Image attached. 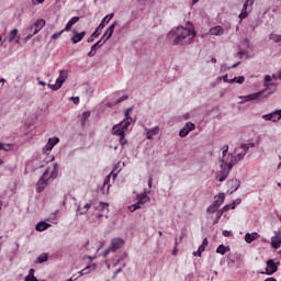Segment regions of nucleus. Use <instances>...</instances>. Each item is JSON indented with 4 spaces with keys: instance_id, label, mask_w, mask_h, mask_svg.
<instances>
[{
    "instance_id": "f257e3e1",
    "label": "nucleus",
    "mask_w": 281,
    "mask_h": 281,
    "mask_svg": "<svg viewBox=\"0 0 281 281\" xmlns=\"http://www.w3.org/2000/svg\"><path fill=\"white\" fill-rule=\"evenodd\" d=\"M168 38L171 45H192L194 38H196V31L178 26L168 33Z\"/></svg>"
},
{
    "instance_id": "f03ea898",
    "label": "nucleus",
    "mask_w": 281,
    "mask_h": 281,
    "mask_svg": "<svg viewBox=\"0 0 281 281\" xmlns=\"http://www.w3.org/2000/svg\"><path fill=\"white\" fill-rule=\"evenodd\" d=\"M133 111V109H127L125 111V120H123L120 124L114 125L112 127V134L113 135H119V137H121L122 135H124V131H126L128 128V126H131V122H133V119L130 116V113Z\"/></svg>"
},
{
    "instance_id": "7ed1b4c3",
    "label": "nucleus",
    "mask_w": 281,
    "mask_h": 281,
    "mask_svg": "<svg viewBox=\"0 0 281 281\" xmlns=\"http://www.w3.org/2000/svg\"><path fill=\"white\" fill-rule=\"evenodd\" d=\"M236 164V157H232L229 162H221V171L217 172L216 180L223 183V181L229 177V172H232V168H234Z\"/></svg>"
},
{
    "instance_id": "20e7f679",
    "label": "nucleus",
    "mask_w": 281,
    "mask_h": 281,
    "mask_svg": "<svg viewBox=\"0 0 281 281\" xmlns=\"http://www.w3.org/2000/svg\"><path fill=\"white\" fill-rule=\"evenodd\" d=\"M67 78H69V71L60 70L59 71V77L56 79V83L55 85H52V83L48 85L49 89H52L53 91H58V89H60V87H63V85H65V81L67 80Z\"/></svg>"
},
{
    "instance_id": "39448f33",
    "label": "nucleus",
    "mask_w": 281,
    "mask_h": 281,
    "mask_svg": "<svg viewBox=\"0 0 281 281\" xmlns=\"http://www.w3.org/2000/svg\"><path fill=\"white\" fill-rule=\"evenodd\" d=\"M97 218H109V203L100 202L94 206Z\"/></svg>"
},
{
    "instance_id": "423d86ee",
    "label": "nucleus",
    "mask_w": 281,
    "mask_h": 281,
    "mask_svg": "<svg viewBox=\"0 0 281 281\" xmlns=\"http://www.w3.org/2000/svg\"><path fill=\"white\" fill-rule=\"evenodd\" d=\"M138 203H135L128 207L130 212H135V210H139L142 205H145V203H148L150 201V198L147 196L146 193L137 194Z\"/></svg>"
},
{
    "instance_id": "0eeeda50",
    "label": "nucleus",
    "mask_w": 281,
    "mask_h": 281,
    "mask_svg": "<svg viewBox=\"0 0 281 281\" xmlns=\"http://www.w3.org/2000/svg\"><path fill=\"white\" fill-rule=\"evenodd\" d=\"M47 181H49V169H46L43 176L36 183V192H43L47 188Z\"/></svg>"
},
{
    "instance_id": "6e6552de",
    "label": "nucleus",
    "mask_w": 281,
    "mask_h": 281,
    "mask_svg": "<svg viewBox=\"0 0 281 281\" xmlns=\"http://www.w3.org/2000/svg\"><path fill=\"white\" fill-rule=\"evenodd\" d=\"M45 20L44 19H40L37 20L34 24H32L33 26V33H30L27 36H26V41H30V38H32V36H36V34H38L42 30V27H45Z\"/></svg>"
},
{
    "instance_id": "1a4fd4ad",
    "label": "nucleus",
    "mask_w": 281,
    "mask_h": 281,
    "mask_svg": "<svg viewBox=\"0 0 281 281\" xmlns=\"http://www.w3.org/2000/svg\"><path fill=\"white\" fill-rule=\"evenodd\" d=\"M4 41H8V43H14L15 41L18 45H21V35H19V30L18 29L11 30L7 35V37L4 38Z\"/></svg>"
},
{
    "instance_id": "9d476101",
    "label": "nucleus",
    "mask_w": 281,
    "mask_h": 281,
    "mask_svg": "<svg viewBox=\"0 0 281 281\" xmlns=\"http://www.w3.org/2000/svg\"><path fill=\"white\" fill-rule=\"evenodd\" d=\"M262 120L267 122H280L281 120V110H277L270 114H266L262 116Z\"/></svg>"
},
{
    "instance_id": "9b49d317",
    "label": "nucleus",
    "mask_w": 281,
    "mask_h": 281,
    "mask_svg": "<svg viewBox=\"0 0 281 281\" xmlns=\"http://www.w3.org/2000/svg\"><path fill=\"white\" fill-rule=\"evenodd\" d=\"M240 148L243 151L237 154V156H231L228 161H232V157L236 158V161H237L236 164H238V161H243L245 159V155H247V153H249V145L241 144Z\"/></svg>"
},
{
    "instance_id": "f8f14e48",
    "label": "nucleus",
    "mask_w": 281,
    "mask_h": 281,
    "mask_svg": "<svg viewBox=\"0 0 281 281\" xmlns=\"http://www.w3.org/2000/svg\"><path fill=\"white\" fill-rule=\"evenodd\" d=\"M276 271H278V265H276V261H273V259H269L267 261L266 272H261V273H266L267 276H273Z\"/></svg>"
},
{
    "instance_id": "ddd939ff",
    "label": "nucleus",
    "mask_w": 281,
    "mask_h": 281,
    "mask_svg": "<svg viewBox=\"0 0 281 281\" xmlns=\"http://www.w3.org/2000/svg\"><path fill=\"white\" fill-rule=\"evenodd\" d=\"M194 128H196V126L194 125V123L189 122L184 125V127L179 132L180 137H188V135L190 134L191 131H194Z\"/></svg>"
},
{
    "instance_id": "4468645a",
    "label": "nucleus",
    "mask_w": 281,
    "mask_h": 281,
    "mask_svg": "<svg viewBox=\"0 0 281 281\" xmlns=\"http://www.w3.org/2000/svg\"><path fill=\"white\" fill-rule=\"evenodd\" d=\"M271 247L273 249H280L281 247V232H274V236L271 238Z\"/></svg>"
},
{
    "instance_id": "2eb2a0df",
    "label": "nucleus",
    "mask_w": 281,
    "mask_h": 281,
    "mask_svg": "<svg viewBox=\"0 0 281 281\" xmlns=\"http://www.w3.org/2000/svg\"><path fill=\"white\" fill-rule=\"evenodd\" d=\"M72 34L74 36L71 37V43L74 45H78V43H80V41H82V38L87 36V31H82L81 33H78V31L74 30Z\"/></svg>"
},
{
    "instance_id": "dca6fc26",
    "label": "nucleus",
    "mask_w": 281,
    "mask_h": 281,
    "mask_svg": "<svg viewBox=\"0 0 281 281\" xmlns=\"http://www.w3.org/2000/svg\"><path fill=\"white\" fill-rule=\"evenodd\" d=\"M58 142H60L58 137L49 138L47 144L43 148L44 153H50V150H53L54 146H56Z\"/></svg>"
},
{
    "instance_id": "f3484780",
    "label": "nucleus",
    "mask_w": 281,
    "mask_h": 281,
    "mask_svg": "<svg viewBox=\"0 0 281 281\" xmlns=\"http://www.w3.org/2000/svg\"><path fill=\"white\" fill-rule=\"evenodd\" d=\"M115 25H117V22H114L111 26L108 27L103 36L101 37L102 41H109L113 36V33L115 32ZM105 38V40H104Z\"/></svg>"
},
{
    "instance_id": "a211bd4d",
    "label": "nucleus",
    "mask_w": 281,
    "mask_h": 281,
    "mask_svg": "<svg viewBox=\"0 0 281 281\" xmlns=\"http://www.w3.org/2000/svg\"><path fill=\"white\" fill-rule=\"evenodd\" d=\"M111 245H112L111 249L113 251H117V249H122V247H124V239H122V238H114V239H112Z\"/></svg>"
},
{
    "instance_id": "6ab92c4d",
    "label": "nucleus",
    "mask_w": 281,
    "mask_h": 281,
    "mask_svg": "<svg viewBox=\"0 0 281 281\" xmlns=\"http://www.w3.org/2000/svg\"><path fill=\"white\" fill-rule=\"evenodd\" d=\"M80 21L79 16H74L71 18L68 23L66 24L65 29L63 30V32H70L71 27H74V25H76V23H78Z\"/></svg>"
},
{
    "instance_id": "aec40b11",
    "label": "nucleus",
    "mask_w": 281,
    "mask_h": 281,
    "mask_svg": "<svg viewBox=\"0 0 281 281\" xmlns=\"http://www.w3.org/2000/svg\"><path fill=\"white\" fill-rule=\"evenodd\" d=\"M267 90H261L259 92H255L252 94H248L245 97L246 102H250L251 100H258L261 95H265Z\"/></svg>"
},
{
    "instance_id": "412c9836",
    "label": "nucleus",
    "mask_w": 281,
    "mask_h": 281,
    "mask_svg": "<svg viewBox=\"0 0 281 281\" xmlns=\"http://www.w3.org/2000/svg\"><path fill=\"white\" fill-rule=\"evenodd\" d=\"M258 238H260V235H258V233H247L245 235V241L248 245H251V243H254V240H258Z\"/></svg>"
},
{
    "instance_id": "4be33fe9",
    "label": "nucleus",
    "mask_w": 281,
    "mask_h": 281,
    "mask_svg": "<svg viewBox=\"0 0 281 281\" xmlns=\"http://www.w3.org/2000/svg\"><path fill=\"white\" fill-rule=\"evenodd\" d=\"M91 207V203H82L80 202L77 209V212H79V214H87V212H89Z\"/></svg>"
},
{
    "instance_id": "5701e85b",
    "label": "nucleus",
    "mask_w": 281,
    "mask_h": 281,
    "mask_svg": "<svg viewBox=\"0 0 281 281\" xmlns=\"http://www.w3.org/2000/svg\"><path fill=\"white\" fill-rule=\"evenodd\" d=\"M222 150H223V156H222L221 164H229V156L227 157V153H229V145H224L222 147Z\"/></svg>"
},
{
    "instance_id": "b1692460",
    "label": "nucleus",
    "mask_w": 281,
    "mask_h": 281,
    "mask_svg": "<svg viewBox=\"0 0 281 281\" xmlns=\"http://www.w3.org/2000/svg\"><path fill=\"white\" fill-rule=\"evenodd\" d=\"M225 33V30L222 29V26H214L210 30L211 36H222V34Z\"/></svg>"
},
{
    "instance_id": "393cba45",
    "label": "nucleus",
    "mask_w": 281,
    "mask_h": 281,
    "mask_svg": "<svg viewBox=\"0 0 281 281\" xmlns=\"http://www.w3.org/2000/svg\"><path fill=\"white\" fill-rule=\"evenodd\" d=\"M236 205H240V199L235 200L232 204H226L222 212H229V210H236Z\"/></svg>"
},
{
    "instance_id": "a878e982",
    "label": "nucleus",
    "mask_w": 281,
    "mask_h": 281,
    "mask_svg": "<svg viewBox=\"0 0 281 281\" xmlns=\"http://www.w3.org/2000/svg\"><path fill=\"white\" fill-rule=\"evenodd\" d=\"M222 203H225V193H220L217 196H215L213 205L221 207Z\"/></svg>"
},
{
    "instance_id": "bb28decb",
    "label": "nucleus",
    "mask_w": 281,
    "mask_h": 281,
    "mask_svg": "<svg viewBox=\"0 0 281 281\" xmlns=\"http://www.w3.org/2000/svg\"><path fill=\"white\" fill-rule=\"evenodd\" d=\"M50 227V225L48 224V223H46V222H38L37 224H36V226H35V229L37 231V232H45V229H47V228H49Z\"/></svg>"
},
{
    "instance_id": "cd10ccee",
    "label": "nucleus",
    "mask_w": 281,
    "mask_h": 281,
    "mask_svg": "<svg viewBox=\"0 0 281 281\" xmlns=\"http://www.w3.org/2000/svg\"><path fill=\"white\" fill-rule=\"evenodd\" d=\"M113 16H115L114 13H110V14L105 15V16L102 19L100 25L103 24V27H106V24H109V23L111 22V20L113 19Z\"/></svg>"
},
{
    "instance_id": "c85d7f7f",
    "label": "nucleus",
    "mask_w": 281,
    "mask_h": 281,
    "mask_svg": "<svg viewBox=\"0 0 281 281\" xmlns=\"http://www.w3.org/2000/svg\"><path fill=\"white\" fill-rule=\"evenodd\" d=\"M154 135H159V126L153 127L147 132V139H153Z\"/></svg>"
},
{
    "instance_id": "c756f323",
    "label": "nucleus",
    "mask_w": 281,
    "mask_h": 281,
    "mask_svg": "<svg viewBox=\"0 0 281 281\" xmlns=\"http://www.w3.org/2000/svg\"><path fill=\"white\" fill-rule=\"evenodd\" d=\"M89 117H91V112H89V111H86L81 114L80 122H81L82 126H85V124H87V120H89Z\"/></svg>"
},
{
    "instance_id": "7c9ffc66",
    "label": "nucleus",
    "mask_w": 281,
    "mask_h": 281,
    "mask_svg": "<svg viewBox=\"0 0 281 281\" xmlns=\"http://www.w3.org/2000/svg\"><path fill=\"white\" fill-rule=\"evenodd\" d=\"M29 34H34V26L33 25H31V26H29V27H26L24 31H23V36H25L24 38H25V43H27V35Z\"/></svg>"
},
{
    "instance_id": "2f4dec72",
    "label": "nucleus",
    "mask_w": 281,
    "mask_h": 281,
    "mask_svg": "<svg viewBox=\"0 0 281 281\" xmlns=\"http://www.w3.org/2000/svg\"><path fill=\"white\" fill-rule=\"evenodd\" d=\"M102 30H104V24H99V26L95 29V31L92 33V36L94 38H98L100 34H102Z\"/></svg>"
},
{
    "instance_id": "473e14b6",
    "label": "nucleus",
    "mask_w": 281,
    "mask_h": 281,
    "mask_svg": "<svg viewBox=\"0 0 281 281\" xmlns=\"http://www.w3.org/2000/svg\"><path fill=\"white\" fill-rule=\"evenodd\" d=\"M183 236L184 235L182 234L179 241L176 239V243H175L176 247L172 250V256H177V254H179V248L177 247H179V244L183 240Z\"/></svg>"
},
{
    "instance_id": "72a5a7b5",
    "label": "nucleus",
    "mask_w": 281,
    "mask_h": 281,
    "mask_svg": "<svg viewBox=\"0 0 281 281\" xmlns=\"http://www.w3.org/2000/svg\"><path fill=\"white\" fill-rule=\"evenodd\" d=\"M58 177V164L53 165V170L50 173V179H56Z\"/></svg>"
},
{
    "instance_id": "f704fd0d",
    "label": "nucleus",
    "mask_w": 281,
    "mask_h": 281,
    "mask_svg": "<svg viewBox=\"0 0 281 281\" xmlns=\"http://www.w3.org/2000/svg\"><path fill=\"white\" fill-rule=\"evenodd\" d=\"M247 8L248 7H243V9H241V12H240V14H239V19H240V21H243V19H247L248 16H249V13L247 12Z\"/></svg>"
},
{
    "instance_id": "c9c22d12",
    "label": "nucleus",
    "mask_w": 281,
    "mask_h": 281,
    "mask_svg": "<svg viewBox=\"0 0 281 281\" xmlns=\"http://www.w3.org/2000/svg\"><path fill=\"white\" fill-rule=\"evenodd\" d=\"M105 41H103L102 38L99 40L95 44H93L91 46L92 50H95V49H100V47H102V45H104Z\"/></svg>"
},
{
    "instance_id": "e433bc0d",
    "label": "nucleus",
    "mask_w": 281,
    "mask_h": 281,
    "mask_svg": "<svg viewBox=\"0 0 281 281\" xmlns=\"http://www.w3.org/2000/svg\"><path fill=\"white\" fill-rule=\"evenodd\" d=\"M270 41H273V43H281V35L278 34H270L269 36Z\"/></svg>"
},
{
    "instance_id": "4c0bfd02",
    "label": "nucleus",
    "mask_w": 281,
    "mask_h": 281,
    "mask_svg": "<svg viewBox=\"0 0 281 281\" xmlns=\"http://www.w3.org/2000/svg\"><path fill=\"white\" fill-rule=\"evenodd\" d=\"M227 248L224 245H220L216 249V254H221V256H225Z\"/></svg>"
},
{
    "instance_id": "58836bf2",
    "label": "nucleus",
    "mask_w": 281,
    "mask_h": 281,
    "mask_svg": "<svg viewBox=\"0 0 281 281\" xmlns=\"http://www.w3.org/2000/svg\"><path fill=\"white\" fill-rule=\"evenodd\" d=\"M271 80H273V78L271 76L267 75L265 77L263 87H266V91H267V89H269V82H271Z\"/></svg>"
},
{
    "instance_id": "ea45409f",
    "label": "nucleus",
    "mask_w": 281,
    "mask_h": 281,
    "mask_svg": "<svg viewBox=\"0 0 281 281\" xmlns=\"http://www.w3.org/2000/svg\"><path fill=\"white\" fill-rule=\"evenodd\" d=\"M231 82H237V85H243V82H245V77L244 76L235 77L233 80H231Z\"/></svg>"
},
{
    "instance_id": "a19ab883",
    "label": "nucleus",
    "mask_w": 281,
    "mask_h": 281,
    "mask_svg": "<svg viewBox=\"0 0 281 281\" xmlns=\"http://www.w3.org/2000/svg\"><path fill=\"white\" fill-rule=\"evenodd\" d=\"M0 150H5V153L12 150V145L1 143Z\"/></svg>"
},
{
    "instance_id": "79ce46f5",
    "label": "nucleus",
    "mask_w": 281,
    "mask_h": 281,
    "mask_svg": "<svg viewBox=\"0 0 281 281\" xmlns=\"http://www.w3.org/2000/svg\"><path fill=\"white\" fill-rule=\"evenodd\" d=\"M217 210H218V207L215 206V204H211V205L207 207L206 212H209V214H214V212H216Z\"/></svg>"
},
{
    "instance_id": "37998d69",
    "label": "nucleus",
    "mask_w": 281,
    "mask_h": 281,
    "mask_svg": "<svg viewBox=\"0 0 281 281\" xmlns=\"http://www.w3.org/2000/svg\"><path fill=\"white\" fill-rule=\"evenodd\" d=\"M37 262H47V255L46 254H42L37 257Z\"/></svg>"
},
{
    "instance_id": "c03bdc74",
    "label": "nucleus",
    "mask_w": 281,
    "mask_h": 281,
    "mask_svg": "<svg viewBox=\"0 0 281 281\" xmlns=\"http://www.w3.org/2000/svg\"><path fill=\"white\" fill-rule=\"evenodd\" d=\"M124 100H128V94H123L115 101V104H120V102H124Z\"/></svg>"
},
{
    "instance_id": "a18cd8bd",
    "label": "nucleus",
    "mask_w": 281,
    "mask_h": 281,
    "mask_svg": "<svg viewBox=\"0 0 281 281\" xmlns=\"http://www.w3.org/2000/svg\"><path fill=\"white\" fill-rule=\"evenodd\" d=\"M124 137H125V134L120 136L119 142H120L121 146H126V144H127V140Z\"/></svg>"
},
{
    "instance_id": "49530a36",
    "label": "nucleus",
    "mask_w": 281,
    "mask_h": 281,
    "mask_svg": "<svg viewBox=\"0 0 281 281\" xmlns=\"http://www.w3.org/2000/svg\"><path fill=\"white\" fill-rule=\"evenodd\" d=\"M251 5H254V0H246L245 3H244V7L245 8H251Z\"/></svg>"
},
{
    "instance_id": "de8ad7c7",
    "label": "nucleus",
    "mask_w": 281,
    "mask_h": 281,
    "mask_svg": "<svg viewBox=\"0 0 281 281\" xmlns=\"http://www.w3.org/2000/svg\"><path fill=\"white\" fill-rule=\"evenodd\" d=\"M63 32H65V31L61 30L60 32L53 34V35H52L53 41H56V38H58L59 36H61Z\"/></svg>"
},
{
    "instance_id": "09e8293b",
    "label": "nucleus",
    "mask_w": 281,
    "mask_h": 281,
    "mask_svg": "<svg viewBox=\"0 0 281 281\" xmlns=\"http://www.w3.org/2000/svg\"><path fill=\"white\" fill-rule=\"evenodd\" d=\"M223 236H225V238H229V236H232V231H223Z\"/></svg>"
},
{
    "instance_id": "8fccbe9b",
    "label": "nucleus",
    "mask_w": 281,
    "mask_h": 281,
    "mask_svg": "<svg viewBox=\"0 0 281 281\" xmlns=\"http://www.w3.org/2000/svg\"><path fill=\"white\" fill-rule=\"evenodd\" d=\"M33 5H38L41 3H45V0H32Z\"/></svg>"
},
{
    "instance_id": "3c124183",
    "label": "nucleus",
    "mask_w": 281,
    "mask_h": 281,
    "mask_svg": "<svg viewBox=\"0 0 281 281\" xmlns=\"http://www.w3.org/2000/svg\"><path fill=\"white\" fill-rule=\"evenodd\" d=\"M24 281H38L36 277H25Z\"/></svg>"
},
{
    "instance_id": "603ef678",
    "label": "nucleus",
    "mask_w": 281,
    "mask_h": 281,
    "mask_svg": "<svg viewBox=\"0 0 281 281\" xmlns=\"http://www.w3.org/2000/svg\"><path fill=\"white\" fill-rule=\"evenodd\" d=\"M210 245V241L207 240V237H205L202 241V247H207Z\"/></svg>"
},
{
    "instance_id": "864d4df0",
    "label": "nucleus",
    "mask_w": 281,
    "mask_h": 281,
    "mask_svg": "<svg viewBox=\"0 0 281 281\" xmlns=\"http://www.w3.org/2000/svg\"><path fill=\"white\" fill-rule=\"evenodd\" d=\"M71 100H72L74 104H78L80 102V98H78V97H72Z\"/></svg>"
},
{
    "instance_id": "5fc2aeb1",
    "label": "nucleus",
    "mask_w": 281,
    "mask_h": 281,
    "mask_svg": "<svg viewBox=\"0 0 281 281\" xmlns=\"http://www.w3.org/2000/svg\"><path fill=\"white\" fill-rule=\"evenodd\" d=\"M26 278H35V277H34V269H31V270L29 271V276H26Z\"/></svg>"
},
{
    "instance_id": "6e6d98bb",
    "label": "nucleus",
    "mask_w": 281,
    "mask_h": 281,
    "mask_svg": "<svg viewBox=\"0 0 281 281\" xmlns=\"http://www.w3.org/2000/svg\"><path fill=\"white\" fill-rule=\"evenodd\" d=\"M88 56L91 58L93 56H95V50H93V48H91V50L88 53Z\"/></svg>"
},
{
    "instance_id": "4d7b16f0",
    "label": "nucleus",
    "mask_w": 281,
    "mask_h": 281,
    "mask_svg": "<svg viewBox=\"0 0 281 281\" xmlns=\"http://www.w3.org/2000/svg\"><path fill=\"white\" fill-rule=\"evenodd\" d=\"M222 80H223V82H232V81H229V79L227 78V75L223 76V77H222Z\"/></svg>"
},
{
    "instance_id": "13d9d810",
    "label": "nucleus",
    "mask_w": 281,
    "mask_h": 281,
    "mask_svg": "<svg viewBox=\"0 0 281 281\" xmlns=\"http://www.w3.org/2000/svg\"><path fill=\"white\" fill-rule=\"evenodd\" d=\"M198 250L201 252V254H203V251H205V246H200L199 248H198Z\"/></svg>"
},
{
    "instance_id": "bf43d9fd",
    "label": "nucleus",
    "mask_w": 281,
    "mask_h": 281,
    "mask_svg": "<svg viewBox=\"0 0 281 281\" xmlns=\"http://www.w3.org/2000/svg\"><path fill=\"white\" fill-rule=\"evenodd\" d=\"M265 281H278V279H277V278H273V277H269V278H267Z\"/></svg>"
},
{
    "instance_id": "052dcab7",
    "label": "nucleus",
    "mask_w": 281,
    "mask_h": 281,
    "mask_svg": "<svg viewBox=\"0 0 281 281\" xmlns=\"http://www.w3.org/2000/svg\"><path fill=\"white\" fill-rule=\"evenodd\" d=\"M201 251H199V250H196V251H193V256H195V257H201Z\"/></svg>"
},
{
    "instance_id": "680f3d73",
    "label": "nucleus",
    "mask_w": 281,
    "mask_h": 281,
    "mask_svg": "<svg viewBox=\"0 0 281 281\" xmlns=\"http://www.w3.org/2000/svg\"><path fill=\"white\" fill-rule=\"evenodd\" d=\"M109 181H111V176H108V177L104 179V186H106V183H109Z\"/></svg>"
},
{
    "instance_id": "e2e57ef3",
    "label": "nucleus",
    "mask_w": 281,
    "mask_h": 281,
    "mask_svg": "<svg viewBox=\"0 0 281 281\" xmlns=\"http://www.w3.org/2000/svg\"><path fill=\"white\" fill-rule=\"evenodd\" d=\"M148 186H149V188H153V177H149V179H148Z\"/></svg>"
},
{
    "instance_id": "0e129e2a",
    "label": "nucleus",
    "mask_w": 281,
    "mask_h": 281,
    "mask_svg": "<svg viewBox=\"0 0 281 281\" xmlns=\"http://www.w3.org/2000/svg\"><path fill=\"white\" fill-rule=\"evenodd\" d=\"M238 65H240V61H238V63H236V64H233L231 68H232V69H236V67H238Z\"/></svg>"
},
{
    "instance_id": "69168bd1",
    "label": "nucleus",
    "mask_w": 281,
    "mask_h": 281,
    "mask_svg": "<svg viewBox=\"0 0 281 281\" xmlns=\"http://www.w3.org/2000/svg\"><path fill=\"white\" fill-rule=\"evenodd\" d=\"M89 269V267H86L81 272H80V274L81 276H85V273H87V270Z\"/></svg>"
},
{
    "instance_id": "338daca9",
    "label": "nucleus",
    "mask_w": 281,
    "mask_h": 281,
    "mask_svg": "<svg viewBox=\"0 0 281 281\" xmlns=\"http://www.w3.org/2000/svg\"><path fill=\"white\" fill-rule=\"evenodd\" d=\"M93 38H95L93 35H91L89 38H88V43H93Z\"/></svg>"
},
{
    "instance_id": "774afa93",
    "label": "nucleus",
    "mask_w": 281,
    "mask_h": 281,
    "mask_svg": "<svg viewBox=\"0 0 281 281\" xmlns=\"http://www.w3.org/2000/svg\"><path fill=\"white\" fill-rule=\"evenodd\" d=\"M237 56H239V58H243V52L239 50V52L237 53Z\"/></svg>"
}]
</instances>
